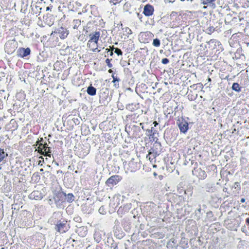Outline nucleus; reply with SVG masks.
<instances>
[{"mask_svg": "<svg viewBox=\"0 0 249 249\" xmlns=\"http://www.w3.org/2000/svg\"><path fill=\"white\" fill-rule=\"evenodd\" d=\"M101 36L100 31H96L89 35V39L87 43V46L93 52L99 53L101 50L98 48V43Z\"/></svg>", "mask_w": 249, "mask_h": 249, "instance_id": "1", "label": "nucleus"}, {"mask_svg": "<svg viewBox=\"0 0 249 249\" xmlns=\"http://www.w3.org/2000/svg\"><path fill=\"white\" fill-rule=\"evenodd\" d=\"M70 228V226L69 224H68V221L64 219H61L58 220L55 226V229L57 231L60 233H65L67 232Z\"/></svg>", "mask_w": 249, "mask_h": 249, "instance_id": "2", "label": "nucleus"}, {"mask_svg": "<svg viewBox=\"0 0 249 249\" xmlns=\"http://www.w3.org/2000/svg\"><path fill=\"white\" fill-rule=\"evenodd\" d=\"M127 172H135L140 168V164L132 159L127 164L124 165Z\"/></svg>", "mask_w": 249, "mask_h": 249, "instance_id": "3", "label": "nucleus"}, {"mask_svg": "<svg viewBox=\"0 0 249 249\" xmlns=\"http://www.w3.org/2000/svg\"><path fill=\"white\" fill-rule=\"evenodd\" d=\"M122 177L118 175H113L106 181V185L108 187L114 186L122 180Z\"/></svg>", "mask_w": 249, "mask_h": 249, "instance_id": "4", "label": "nucleus"}, {"mask_svg": "<svg viewBox=\"0 0 249 249\" xmlns=\"http://www.w3.org/2000/svg\"><path fill=\"white\" fill-rule=\"evenodd\" d=\"M177 124L181 132L185 133L187 131L189 128L188 124L183 118L178 119Z\"/></svg>", "mask_w": 249, "mask_h": 249, "instance_id": "5", "label": "nucleus"}, {"mask_svg": "<svg viewBox=\"0 0 249 249\" xmlns=\"http://www.w3.org/2000/svg\"><path fill=\"white\" fill-rule=\"evenodd\" d=\"M154 36V34L151 32H145L141 33L140 38L142 42L147 43L153 38Z\"/></svg>", "mask_w": 249, "mask_h": 249, "instance_id": "6", "label": "nucleus"}, {"mask_svg": "<svg viewBox=\"0 0 249 249\" xmlns=\"http://www.w3.org/2000/svg\"><path fill=\"white\" fill-rule=\"evenodd\" d=\"M31 53V50L29 48H19L17 50V55L18 57L23 58L29 55Z\"/></svg>", "mask_w": 249, "mask_h": 249, "instance_id": "7", "label": "nucleus"}, {"mask_svg": "<svg viewBox=\"0 0 249 249\" xmlns=\"http://www.w3.org/2000/svg\"><path fill=\"white\" fill-rule=\"evenodd\" d=\"M154 12V7L150 4H146L143 8V14L146 17H150L153 15Z\"/></svg>", "mask_w": 249, "mask_h": 249, "instance_id": "8", "label": "nucleus"}, {"mask_svg": "<svg viewBox=\"0 0 249 249\" xmlns=\"http://www.w3.org/2000/svg\"><path fill=\"white\" fill-rule=\"evenodd\" d=\"M157 155H158L157 152H154V150L151 149L148 152V154L146 156V158L148 159L151 163H155Z\"/></svg>", "mask_w": 249, "mask_h": 249, "instance_id": "9", "label": "nucleus"}, {"mask_svg": "<svg viewBox=\"0 0 249 249\" xmlns=\"http://www.w3.org/2000/svg\"><path fill=\"white\" fill-rule=\"evenodd\" d=\"M58 33L59 34V37L61 39L66 38L69 34V31L67 29L61 27L59 29Z\"/></svg>", "mask_w": 249, "mask_h": 249, "instance_id": "10", "label": "nucleus"}, {"mask_svg": "<svg viewBox=\"0 0 249 249\" xmlns=\"http://www.w3.org/2000/svg\"><path fill=\"white\" fill-rule=\"evenodd\" d=\"M217 0H201V3L213 9L216 7L215 2Z\"/></svg>", "mask_w": 249, "mask_h": 249, "instance_id": "11", "label": "nucleus"}, {"mask_svg": "<svg viewBox=\"0 0 249 249\" xmlns=\"http://www.w3.org/2000/svg\"><path fill=\"white\" fill-rule=\"evenodd\" d=\"M196 172H198V174L196 175L197 177L201 179H204L207 177V174L204 170H202L201 168L197 169Z\"/></svg>", "mask_w": 249, "mask_h": 249, "instance_id": "12", "label": "nucleus"}, {"mask_svg": "<svg viewBox=\"0 0 249 249\" xmlns=\"http://www.w3.org/2000/svg\"><path fill=\"white\" fill-rule=\"evenodd\" d=\"M128 212V209L126 205L121 206L119 207L117 211V213L122 216L126 212Z\"/></svg>", "mask_w": 249, "mask_h": 249, "instance_id": "13", "label": "nucleus"}, {"mask_svg": "<svg viewBox=\"0 0 249 249\" xmlns=\"http://www.w3.org/2000/svg\"><path fill=\"white\" fill-rule=\"evenodd\" d=\"M88 94L91 96H94L96 95V89L92 86H89L87 90Z\"/></svg>", "mask_w": 249, "mask_h": 249, "instance_id": "14", "label": "nucleus"}, {"mask_svg": "<svg viewBox=\"0 0 249 249\" xmlns=\"http://www.w3.org/2000/svg\"><path fill=\"white\" fill-rule=\"evenodd\" d=\"M111 76L113 78L112 82L113 83L114 87L116 89H118L119 87V82L120 81V79L117 78L116 76H115L114 74H113Z\"/></svg>", "mask_w": 249, "mask_h": 249, "instance_id": "15", "label": "nucleus"}, {"mask_svg": "<svg viewBox=\"0 0 249 249\" xmlns=\"http://www.w3.org/2000/svg\"><path fill=\"white\" fill-rule=\"evenodd\" d=\"M50 153H51L50 148L49 147H48V145H45V147H44V149H43V150H42V152L41 153V154L51 157Z\"/></svg>", "mask_w": 249, "mask_h": 249, "instance_id": "16", "label": "nucleus"}, {"mask_svg": "<svg viewBox=\"0 0 249 249\" xmlns=\"http://www.w3.org/2000/svg\"><path fill=\"white\" fill-rule=\"evenodd\" d=\"M36 143V145H38V151L41 154L43 149H44V147H45V145H47V144L46 143L44 144L40 143L39 141H37Z\"/></svg>", "mask_w": 249, "mask_h": 249, "instance_id": "17", "label": "nucleus"}, {"mask_svg": "<svg viewBox=\"0 0 249 249\" xmlns=\"http://www.w3.org/2000/svg\"><path fill=\"white\" fill-rule=\"evenodd\" d=\"M232 90L237 91V92H240L241 91V87H240L239 85L237 83H234L232 84V87H231Z\"/></svg>", "mask_w": 249, "mask_h": 249, "instance_id": "18", "label": "nucleus"}, {"mask_svg": "<svg viewBox=\"0 0 249 249\" xmlns=\"http://www.w3.org/2000/svg\"><path fill=\"white\" fill-rule=\"evenodd\" d=\"M7 156L3 149L0 148V162L2 161Z\"/></svg>", "mask_w": 249, "mask_h": 249, "instance_id": "19", "label": "nucleus"}, {"mask_svg": "<svg viewBox=\"0 0 249 249\" xmlns=\"http://www.w3.org/2000/svg\"><path fill=\"white\" fill-rule=\"evenodd\" d=\"M215 30L213 26H210L207 28L206 30V32L208 34H211L213 33Z\"/></svg>", "mask_w": 249, "mask_h": 249, "instance_id": "20", "label": "nucleus"}, {"mask_svg": "<svg viewBox=\"0 0 249 249\" xmlns=\"http://www.w3.org/2000/svg\"><path fill=\"white\" fill-rule=\"evenodd\" d=\"M153 45L157 47H159L160 45V40L158 38L154 39L153 41Z\"/></svg>", "mask_w": 249, "mask_h": 249, "instance_id": "21", "label": "nucleus"}, {"mask_svg": "<svg viewBox=\"0 0 249 249\" xmlns=\"http://www.w3.org/2000/svg\"><path fill=\"white\" fill-rule=\"evenodd\" d=\"M170 17L171 18H173L175 17L177 20H180V16H178V14L176 12H172V13L170 15Z\"/></svg>", "mask_w": 249, "mask_h": 249, "instance_id": "22", "label": "nucleus"}, {"mask_svg": "<svg viewBox=\"0 0 249 249\" xmlns=\"http://www.w3.org/2000/svg\"><path fill=\"white\" fill-rule=\"evenodd\" d=\"M124 30L126 33L125 35L127 36H129L132 34V30L128 27H125Z\"/></svg>", "mask_w": 249, "mask_h": 249, "instance_id": "23", "label": "nucleus"}, {"mask_svg": "<svg viewBox=\"0 0 249 249\" xmlns=\"http://www.w3.org/2000/svg\"><path fill=\"white\" fill-rule=\"evenodd\" d=\"M73 22L75 23V24L73 26V28L74 29H77L79 25L80 24V22H81L80 20H78V19L74 20Z\"/></svg>", "mask_w": 249, "mask_h": 249, "instance_id": "24", "label": "nucleus"}, {"mask_svg": "<svg viewBox=\"0 0 249 249\" xmlns=\"http://www.w3.org/2000/svg\"><path fill=\"white\" fill-rule=\"evenodd\" d=\"M68 198L69 202H72L73 200L74 196L71 193L68 194Z\"/></svg>", "mask_w": 249, "mask_h": 249, "instance_id": "25", "label": "nucleus"}, {"mask_svg": "<svg viewBox=\"0 0 249 249\" xmlns=\"http://www.w3.org/2000/svg\"><path fill=\"white\" fill-rule=\"evenodd\" d=\"M114 52L118 55H122L123 54V53H122V51L119 48H115Z\"/></svg>", "mask_w": 249, "mask_h": 249, "instance_id": "26", "label": "nucleus"}, {"mask_svg": "<svg viewBox=\"0 0 249 249\" xmlns=\"http://www.w3.org/2000/svg\"><path fill=\"white\" fill-rule=\"evenodd\" d=\"M234 187L237 189L238 191H240L241 189V186L240 183L238 182H235L234 184Z\"/></svg>", "mask_w": 249, "mask_h": 249, "instance_id": "27", "label": "nucleus"}, {"mask_svg": "<svg viewBox=\"0 0 249 249\" xmlns=\"http://www.w3.org/2000/svg\"><path fill=\"white\" fill-rule=\"evenodd\" d=\"M123 0H110V2L112 3L113 5H116L120 3Z\"/></svg>", "mask_w": 249, "mask_h": 249, "instance_id": "28", "label": "nucleus"}, {"mask_svg": "<svg viewBox=\"0 0 249 249\" xmlns=\"http://www.w3.org/2000/svg\"><path fill=\"white\" fill-rule=\"evenodd\" d=\"M231 15H227L226 17L225 18V22L227 23H230V18H231Z\"/></svg>", "mask_w": 249, "mask_h": 249, "instance_id": "29", "label": "nucleus"}, {"mask_svg": "<svg viewBox=\"0 0 249 249\" xmlns=\"http://www.w3.org/2000/svg\"><path fill=\"white\" fill-rule=\"evenodd\" d=\"M111 60V59H109L108 58H107L106 60V63L109 68H111L112 67V64L110 63Z\"/></svg>", "mask_w": 249, "mask_h": 249, "instance_id": "30", "label": "nucleus"}, {"mask_svg": "<svg viewBox=\"0 0 249 249\" xmlns=\"http://www.w3.org/2000/svg\"><path fill=\"white\" fill-rule=\"evenodd\" d=\"M161 62L163 64H167L169 62V60L167 58H164L162 59Z\"/></svg>", "mask_w": 249, "mask_h": 249, "instance_id": "31", "label": "nucleus"}, {"mask_svg": "<svg viewBox=\"0 0 249 249\" xmlns=\"http://www.w3.org/2000/svg\"><path fill=\"white\" fill-rule=\"evenodd\" d=\"M38 193V191H34L31 194V197H34V198H35V197L36 196V194H37Z\"/></svg>", "mask_w": 249, "mask_h": 249, "instance_id": "32", "label": "nucleus"}, {"mask_svg": "<svg viewBox=\"0 0 249 249\" xmlns=\"http://www.w3.org/2000/svg\"><path fill=\"white\" fill-rule=\"evenodd\" d=\"M154 129V128L152 127H151V129L150 130H147V131H148L149 132V136H153L154 133L153 132V129Z\"/></svg>", "mask_w": 249, "mask_h": 249, "instance_id": "33", "label": "nucleus"}, {"mask_svg": "<svg viewBox=\"0 0 249 249\" xmlns=\"http://www.w3.org/2000/svg\"><path fill=\"white\" fill-rule=\"evenodd\" d=\"M114 49V48L113 46H112L111 48V51L110 52V54H109L110 56H112L113 54V50Z\"/></svg>", "mask_w": 249, "mask_h": 249, "instance_id": "34", "label": "nucleus"}, {"mask_svg": "<svg viewBox=\"0 0 249 249\" xmlns=\"http://www.w3.org/2000/svg\"><path fill=\"white\" fill-rule=\"evenodd\" d=\"M245 202V199L244 198H242L241 199V202L244 203Z\"/></svg>", "mask_w": 249, "mask_h": 249, "instance_id": "35", "label": "nucleus"}, {"mask_svg": "<svg viewBox=\"0 0 249 249\" xmlns=\"http://www.w3.org/2000/svg\"><path fill=\"white\" fill-rule=\"evenodd\" d=\"M159 178L160 180H162L163 178V176L162 175H160L159 176Z\"/></svg>", "mask_w": 249, "mask_h": 249, "instance_id": "36", "label": "nucleus"}, {"mask_svg": "<svg viewBox=\"0 0 249 249\" xmlns=\"http://www.w3.org/2000/svg\"><path fill=\"white\" fill-rule=\"evenodd\" d=\"M246 223H247L248 225H249V218H247L246 219Z\"/></svg>", "mask_w": 249, "mask_h": 249, "instance_id": "37", "label": "nucleus"}, {"mask_svg": "<svg viewBox=\"0 0 249 249\" xmlns=\"http://www.w3.org/2000/svg\"><path fill=\"white\" fill-rule=\"evenodd\" d=\"M153 124H154L155 126H156L158 124V123L156 121L154 122Z\"/></svg>", "mask_w": 249, "mask_h": 249, "instance_id": "38", "label": "nucleus"}, {"mask_svg": "<svg viewBox=\"0 0 249 249\" xmlns=\"http://www.w3.org/2000/svg\"><path fill=\"white\" fill-rule=\"evenodd\" d=\"M106 52H107V53H108V52H110V49H108V48H107V49H106Z\"/></svg>", "mask_w": 249, "mask_h": 249, "instance_id": "39", "label": "nucleus"}, {"mask_svg": "<svg viewBox=\"0 0 249 249\" xmlns=\"http://www.w3.org/2000/svg\"><path fill=\"white\" fill-rule=\"evenodd\" d=\"M153 175L155 177H156L157 176V174L156 172L153 173Z\"/></svg>", "mask_w": 249, "mask_h": 249, "instance_id": "40", "label": "nucleus"}, {"mask_svg": "<svg viewBox=\"0 0 249 249\" xmlns=\"http://www.w3.org/2000/svg\"><path fill=\"white\" fill-rule=\"evenodd\" d=\"M108 71L109 73H112L113 72L111 69H109Z\"/></svg>", "mask_w": 249, "mask_h": 249, "instance_id": "41", "label": "nucleus"}, {"mask_svg": "<svg viewBox=\"0 0 249 249\" xmlns=\"http://www.w3.org/2000/svg\"><path fill=\"white\" fill-rule=\"evenodd\" d=\"M196 99V97H194L193 98V97H191V98H190V100H194V99Z\"/></svg>", "mask_w": 249, "mask_h": 249, "instance_id": "42", "label": "nucleus"}, {"mask_svg": "<svg viewBox=\"0 0 249 249\" xmlns=\"http://www.w3.org/2000/svg\"><path fill=\"white\" fill-rule=\"evenodd\" d=\"M208 80L209 82H211V79L209 77L208 79Z\"/></svg>", "mask_w": 249, "mask_h": 249, "instance_id": "43", "label": "nucleus"}, {"mask_svg": "<svg viewBox=\"0 0 249 249\" xmlns=\"http://www.w3.org/2000/svg\"><path fill=\"white\" fill-rule=\"evenodd\" d=\"M153 167L154 168H156V167H157V165H156V164H154V165H153Z\"/></svg>", "mask_w": 249, "mask_h": 249, "instance_id": "44", "label": "nucleus"}, {"mask_svg": "<svg viewBox=\"0 0 249 249\" xmlns=\"http://www.w3.org/2000/svg\"><path fill=\"white\" fill-rule=\"evenodd\" d=\"M81 229H84V228L81 227L78 229V231L80 230Z\"/></svg>", "mask_w": 249, "mask_h": 249, "instance_id": "45", "label": "nucleus"}, {"mask_svg": "<svg viewBox=\"0 0 249 249\" xmlns=\"http://www.w3.org/2000/svg\"><path fill=\"white\" fill-rule=\"evenodd\" d=\"M86 233L84 232V234L82 235V236H84L85 235H86Z\"/></svg>", "mask_w": 249, "mask_h": 249, "instance_id": "46", "label": "nucleus"}, {"mask_svg": "<svg viewBox=\"0 0 249 249\" xmlns=\"http://www.w3.org/2000/svg\"><path fill=\"white\" fill-rule=\"evenodd\" d=\"M203 8H204V9H205V8H207V6H204Z\"/></svg>", "mask_w": 249, "mask_h": 249, "instance_id": "47", "label": "nucleus"}, {"mask_svg": "<svg viewBox=\"0 0 249 249\" xmlns=\"http://www.w3.org/2000/svg\"><path fill=\"white\" fill-rule=\"evenodd\" d=\"M49 10V7H47V10Z\"/></svg>", "mask_w": 249, "mask_h": 249, "instance_id": "48", "label": "nucleus"}, {"mask_svg": "<svg viewBox=\"0 0 249 249\" xmlns=\"http://www.w3.org/2000/svg\"><path fill=\"white\" fill-rule=\"evenodd\" d=\"M228 77H229V76H226V78L227 79H228Z\"/></svg>", "mask_w": 249, "mask_h": 249, "instance_id": "49", "label": "nucleus"}, {"mask_svg": "<svg viewBox=\"0 0 249 249\" xmlns=\"http://www.w3.org/2000/svg\"><path fill=\"white\" fill-rule=\"evenodd\" d=\"M142 129H144V128H143V126H142Z\"/></svg>", "mask_w": 249, "mask_h": 249, "instance_id": "50", "label": "nucleus"}, {"mask_svg": "<svg viewBox=\"0 0 249 249\" xmlns=\"http://www.w3.org/2000/svg\"><path fill=\"white\" fill-rule=\"evenodd\" d=\"M2 206V204H1V205L0 206V207H1V206ZM1 208H2V207H1Z\"/></svg>", "mask_w": 249, "mask_h": 249, "instance_id": "51", "label": "nucleus"}]
</instances>
